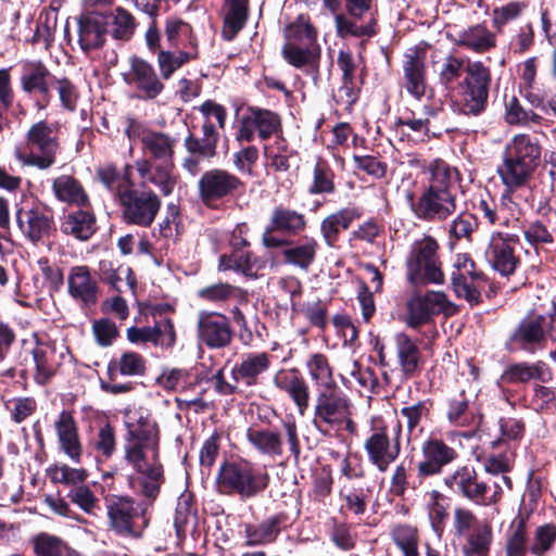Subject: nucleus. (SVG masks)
<instances>
[{
  "label": "nucleus",
  "instance_id": "nucleus-1",
  "mask_svg": "<svg viewBox=\"0 0 556 556\" xmlns=\"http://www.w3.org/2000/svg\"><path fill=\"white\" fill-rule=\"evenodd\" d=\"M124 426L122 463L132 471L140 493L153 500L164 481L160 427L152 414L142 407L125 409Z\"/></svg>",
  "mask_w": 556,
  "mask_h": 556
},
{
  "label": "nucleus",
  "instance_id": "nucleus-10",
  "mask_svg": "<svg viewBox=\"0 0 556 556\" xmlns=\"http://www.w3.org/2000/svg\"><path fill=\"white\" fill-rule=\"evenodd\" d=\"M484 282L483 273L476 268L475 262L468 254L460 253L455 256L451 271V285L458 299H464L470 305L478 304Z\"/></svg>",
  "mask_w": 556,
  "mask_h": 556
},
{
  "label": "nucleus",
  "instance_id": "nucleus-15",
  "mask_svg": "<svg viewBox=\"0 0 556 556\" xmlns=\"http://www.w3.org/2000/svg\"><path fill=\"white\" fill-rule=\"evenodd\" d=\"M280 130V118L274 112L258 108H248L239 121L236 139L251 142L255 134L265 140Z\"/></svg>",
  "mask_w": 556,
  "mask_h": 556
},
{
  "label": "nucleus",
  "instance_id": "nucleus-28",
  "mask_svg": "<svg viewBox=\"0 0 556 556\" xmlns=\"http://www.w3.org/2000/svg\"><path fill=\"white\" fill-rule=\"evenodd\" d=\"M70 295L84 305H92L98 299V283L85 265L74 266L67 276Z\"/></svg>",
  "mask_w": 556,
  "mask_h": 556
},
{
  "label": "nucleus",
  "instance_id": "nucleus-24",
  "mask_svg": "<svg viewBox=\"0 0 556 556\" xmlns=\"http://www.w3.org/2000/svg\"><path fill=\"white\" fill-rule=\"evenodd\" d=\"M270 367V355L266 352L243 354L231 369L233 382L249 388L256 386Z\"/></svg>",
  "mask_w": 556,
  "mask_h": 556
},
{
  "label": "nucleus",
  "instance_id": "nucleus-57",
  "mask_svg": "<svg viewBox=\"0 0 556 556\" xmlns=\"http://www.w3.org/2000/svg\"><path fill=\"white\" fill-rule=\"evenodd\" d=\"M392 538L404 556H419L418 536L415 528L406 525L397 526L392 531Z\"/></svg>",
  "mask_w": 556,
  "mask_h": 556
},
{
  "label": "nucleus",
  "instance_id": "nucleus-52",
  "mask_svg": "<svg viewBox=\"0 0 556 556\" xmlns=\"http://www.w3.org/2000/svg\"><path fill=\"white\" fill-rule=\"evenodd\" d=\"M477 228V222L470 214H459L447 227L450 248L454 249L459 240L470 241L471 235Z\"/></svg>",
  "mask_w": 556,
  "mask_h": 556
},
{
  "label": "nucleus",
  "instance_id": "nucleus-21",
  "mask_svg": "<svg viewBox=\"0 0 556 556\" xmlns=\"http://www.w3.org/2000/svg\"><path fill=\"white\" fill-rule=\"evenodd\" d=\"M273 383L279 391L288 395L301 416L306 413L309 406L311 392L307 382L299 369H279L274 375Z\"/></svg>",
  "mask_w": 556,
  "mask_h": 556
},
{
  "label": "nucleus",
  "instance_id": "nucleus-18",
  "mask_svg": "<svg viewBox=\"0 0 556 556\" xmlns=\"http://www.w3.org/2000/svg\"><path fill=\"white\" fill-rule=\"evenodd\" d=\"M403 88L416 100L427 97L429 86L426 79V48L408 49L403 60Z\"/></svg>",
  "mask_w": 556,
  "mask_h": 556
},
{
  "label": "nucleus",
  "instance_id": "nucleus-63",
  "mask_svg": "<svg viewBox=\"0 0 556 556\" xmlns=\"http://www.w3.org/2000/svg\"><path fill=\"white\" fill-rule=\"evenodd\" d=\"M477 479V472L472 467L463 466L456 469L452 475L445 477L444 484L452 491L465 495L467 490L472 486Z\"/></svg>",
  "mask_w": 556,
  "mask_h": 556
},
{
  "label": "nucleus",
  "instance_id": "nucleus-34",
  "mask_svg": "<svg viewBox=\"0 0 556 556\" xmlns=\"http://www.w3.org/2000/svg\"><path fill=\"white\" fill-rule=\"evenodd\" d=\"M52 190L58 201L68 205L83 206L88 202V195L81 184L73 176L61 175L54 178Z\"/></svg>",
  "mask_w": 556,
  "mask_h": 556
},
{
  "label": "nucleus",
  "instance_id": "nucleus-50",
  "mask_svg": "<svg viewBox=\"0 0 556 556\" xmlns=\"http://www.w3.org/2000/svg\"><path fill=\"white\" fill-rule=\"evenodd\" d=\"M333 15L337 35L341 38L352 37H371L376 34L375 21L371 20L367 24H357L356 18L351 17L348 13L337 12Z\"/></svg>",
  "mask_w": 556,
  "mask_h": 556
},
{
  "label": "nucleus",
  "instance_id": "nucleus-3",
  "mask_svg": "<svg viewBox=\"0 0 556 556\" xmlns=\"http://www.w3.org/2000/svg\"><path fill=\"white\" fill-rule=\"evenodd\" d=\"M542 148L539 140L527 134L514 136L505 146L503 161L497 166V174L506 190L502 197L510 202V193L525 187L538 168Z\"/></svg>",
  "mask_w": 556,
  "mask_h": 556
},
{
  "label": "nucleus",
  "instance_id": "nucleus-4",
  "mask_svg": "<svg viewBox=\"0 0 556 556\" xmlns=\"http://www.w3.org/2000/svg\"><path fill=\"white\" fill-rule=\"evenodd\" d=\"M28 151L15 150V157L24 166L48 169L55 163L60 150L59 124L39 121L34 123L26 132Z\"/></svg>",
  "mask_w": 556,
  "mask_h": 556
},
{
  "label": "nucleus",
  "instance_id": "nucleus-64",
  "mask_svg": "<svg viewBox=\"0 0 556 556\" xmlns=\"http://www.w3.org/2000/svg\"><path fill=\"white\" fill-rule=\"evenodd\" d=\"M527 530L523 520L514 522L506 542L505 556L526 555Z\"/></svg>",
  "mask_w": 556,
  "mask_h": 556
},
{
  "label": "nucleus",
  "instance_id": "nucleus-7",
  "mask_svg": "<svg viewBox=\"0 0 556 556\" xmlns=\"http://www.w3.org/2000/svg\"><path fill=\"white\" fill-rule=\"evenodd\" d=\"M439 243L430 236L415 241L406 258V277L415 287L442 285L444 273L438 255Z\"/></svg>",
  "mask_w": 556,
  "mask_h": 556
},
{
  "label": "nucleus",
  "instance_id": "nucleus-43",
  "mask_svg": "<svg viewBox=\"0 0 556 556\" xmlns=\"http://www.w3.org/2000/svg\"><path fill=\"white\" fill-rule=\"evenodd\" d=\"M463 546L465 556H489L490 547L493 541L491 525L482 522L468 533Z\"/></svg>",
  "mask_w": 556,
  "mask_h": 556
},
{
  "label": "nucleus",
  "instance_id": "nucleus-12",
  "mask_svg": "<svg viewBox=\"0 0 556 556\" xmlns=\"http://www.w3.org/2000/svg\"><path fill=\"white\" fill-rule=\"evenodd\" d=\"M304 214L285 206H277L270 214L269 222L262 235V242L266 248L277 249L287 241L276 236L277 232L296 236L306 228Z\"/></svg>",
  "mask_w": 556,
  "mask_h": 556
},
{
  "label": "nucleus",
  "instance_id": "nucleus-60",
  "mask_svg": "<svg viewBox=\"0 0 556 556\" xmlns=\"http://www.w3.org/2000/svg\"><path fill=\"white\" fill-rule=\"evenodd\" d=\"M33 545L37 556H62L66 548L62 539L45 532L33 538Z\"/></svg>",
  "mask_w": 556,
  "mask_h": 556
},
{
  "label": "nucleus",
  "instance_id": "nucleus-45",
  "mask_svg": "<svg viewBox=\"0 0 556 556\" xmlns=\"http://www.w3.org/2000/svg\"><path fill=\"white\" fill-rule=\"evenodd\" d=\"M247 438L248 441L264 455L277 457L282 454V440L277 432L249 428Z\"/></svg>",
  "mask_w": 556,
  "mask_h": 556
},
{
  "label": "nucleus",
  "instance_id": "nucleus-31",
  "mask_svg": "<svg viewBox=\"0 0 556 556\" xmlns=\"http://www.w3.org/2000/svg\"><path fill=\"white\" fill-rule=\"evenodd\" d=\"M142 150L151 159L173 162L177 139L159 130H146L141 136Z\"/></svg>",
  "mask_w": 556,
  "mask_h": 556
},
{
  "label": "nucleus",
  "instance_id": "nucleus-59",
  "mask_svg": "<svg viewBox=\"0 0 556 556\" xmlns=\"http://www.w3.org/2000/svg\"><path fill=\"white\" fill-rule=\"evenodd\" d=\"M543 366L542 362L536 364H515L504 371L502 378L507 382H528L541 377Z\"/></svg>",
  "mask_w": 556,
  "mask_h": 556
},
{
  "label": "nucleus",
  "instance_id": "nucleus-26",
  "mask_svg": "<svg viewBox=\"0 0 556 556\" xmlns=\"http://www.w3.org/2000/svg\"><path fill=\"white\" fill-rule=\"evenodd\" d=\"M60 450L75 464L81 462L83 445L76 421L68 410H62L54 421Z\"/></svg>",
  "mask_w": 556,
  "mask_h": 556
},
{
  "label": "nucleus",
  "instance_id": "nucleus-55",
  "mask_svg": "<svg viewBox=\"0 0 556 556\" xmlns=\"http://www.w3.org/2000/svg\"><path fill=\"white\" fill-rule=\"evenodd\" d=\"M264 151L269 166L275 170L286 172L289 169L291 151L283 138L278 137L271 144L265 146Z\"/></svg>",
  "mask_w": 556,
  "mask_h": 556
},
{
  "label": "nucleus",
  "instance_id": "nucleus-56",
  "mask_svg": "<svg viewBox=\"0 0 556 556\" xmlns=\"http://www.w3.org/2000/svg\"><path fill=\"white\" fill-rule=\"evenodd\" d=\"M152 345L164 350L172 349L176 343V331L172 319L162 318L150 326Z\"/></svg>",
  "mask_w": 556,
  "mask_h": 556
},
{
  "label": "nucleus",
  "instance_id": "nucleus-58",
  "mask_svg": "<svg viewBox=\"0 0 556 556\" xmlns=\"http://www.w3.org/2000/svg\"><path fill=\"white\" fill-rule=\"evenodd\" d=\"M91 447L104 458L112 457L116 450L115 430L110 424L102 425L90 442Z\"/></svg>",
  "mask_w": 556,
  "mask_h": 556
},
{
  "label": "nucleus",
  "instance_id": "nucleus-25",
  "mask_svg": "<svg viewBox=\"0 0 556 556\" xmlns=\"http://www.w3.org/2000/svg\"><path fill=\"white\" fill-rule=\"evenodd\" d=\"M16 220L22 233L33 243L42 241L52 230V218L40 205L20 208Z\"/></svg>",
  "mask_w": 556,
  "mask_h": 556
},
{
  "label": "nucleus",
  "instance_id": "nucleus-22",
  "mask_svg": "<svg viewBox=\"0 0 556 556\" xmlns=\"http://www.w3.org/2000/svg\"><path fill=\"white\" fill-rule=\"evenodd\" d=\"M135 167L143 186L152 185L165 197L172 194L178 184L173 162L154 164L148 159H140L135 162Z\"/></svg>",
  "mask_w": 556,
  "mask_h": 556
},
{
  "label": "nucleus",
  "instance_id": "nucleus-36",
  "mask_svg": "<svg viewBox=\"0 0 556 556\" xmlns=\"http://www.w3.org/2000/svg\"><path fill=\"white\" fill-rule=\"evenodd\" d=\"M198 298L214 304L229 302L242 304L248 301V293L239 287L219 282L200 289L198 291Z\"/></svg>",
  "mask_w": 556,
  "mask_h": 556
},
{
  "label": "nucleus",
  "instance_id": "nucleus-44",
  "mask_svg": "<svg viewBox=\"0 0 556 556\" xmlns=\"http://www.w3.org/2000/svg\"><path fill=\"white\" fill-rule=\"evenodd\" d=\"M425 506L433 531L440 535L448 517L447 498L441 492L432 490L425 494Z\"/></svg>",
  "mask_w": 556,
  "mask_h": 556
},
{
  "label": "nucleus",
  "instance_id": "nucleus-39",
  "mask_svg": "<svg viewBox=\"0 0 556 556\" xmlns=\"http://www.w3.org/2000/svg\"><path fill=\"white\" fill-rule=\"evenodd\" d=\"M49 77L50 72L41 62H26L23 64L21 85L23 90L26 92L38 91L43 96H48Z\"/></svg>",
  "mask_w": 556,
  "mask_h": 556
},
{
  "label": "nucleus",
  "instance_id": "nucleus-54",
  "mask_svg": "<svg viewBox=\"0 0 556 556\" xmlns=\"http://www.w3.org/2000/svg\"><path fill=\"white\" fill-rule=\"evenodd\" d=\"M400 413L406 424L407 440L409 441L421 431L418 427L421 419L428 415L429 406L427 402L419 401L413 405L404 406Z\"/></svg>",
  "mask_w": 556,
  "mask_h": 556
},
{
  "label": "nucleus",
  "instance_id": "nucleus-14",
  "mask_svg": "<svg viewBox=\"0 0 556 556\" xmlns=\"http://www.w3.org/2000/svg\"><path fill=\"white\" fill-rule=\"evenodd\" d=\"M124 219L141 227L150 226L161 206L160 198L152 191L128 190L121 194Z\"/></svg>",
  "mask_w": 556,
  "mask_h": 556
},
{
  "label": "nucleus",
  "instance_id": "nucleus-27",
  "mask_svg": "<svg viewBox=\"0 0 556 556\" xmlns=\"http://www.w3.org/2000/svg\"><path fill=\"white\" fill-rule=\"evenodd\" d=\"M108 17L102 12H86L78 20V41L85 52L100 48L105 39Z\"/></svg>",
  "mask_w": 556,
  "mask_h": 556
},
{
  "label": "nucleus",
  "instance_id": "nucleus-32",
  "mask_svg": "<svg viewBox=\"0 0 556 556\" xmlns=\"http://www.w3.org/2000/svg\"><path fill=\"white\" fill-rule=\"evenodd\" d=\"M396 358L401 371L406 378L414 377L419 370L421 353L417 343L404 332L394 337Z\"/></svg>",
  "mask_w": 556,
  "mask_h": 556
},
{
  "label": "nucleus",
  "instance_id": "nucleus-6",
  "mask_svg": "<svg viewBox=\"0 0 556 556\" xmlns=\"http://www.w3.org/2000/svg\"><path fill=\"white\" fill-rule=\"evenodd\" d=\"M265 467L248 460L225 463L218 472L219 489L227 494H238L241 498H252L261 494L269 484Z\"/></svg>",
  "mask_w": 556,
  "mask_h": 556
},
{
  "label": "nucleus",
  "instance_id": "nucleus-48",
  "mask_svg": "<svg viewBox=\"0 0 556 556\" xmlns=\"http://www.w3.org/2000/svg\"><path fill=\"white\" fill-rule=\"evenodd\" d=\"M262 267L263 264L250 252H233L230 255H222L219 260L220 269H232L250 277L256 276Z\"/></svg>",
  "mask_w": 556,
  "mask_h": 556
},
{
  "label": "nucleus",
  "instance_id": "nucleus-30",
  "mask_svg": "<svg viewBox=\"0 0 556 556\" xmlns=\"http://www.w3.org/2000/svg\"><path fill=\"white\" fill-rule=\"evenodd\" d=\"M361 214L357 207L348 206L326 216L320 223V233L325 244L333 248L339 240L341 229H349Z\"/></svg>",
  "mask_w": 556,
  "mask_h": 556
},
{
  "label": "nucleus",
  "instance_id": "nucleus-53",
  "mask_svg": "<svg viewBox=\"0 0 556 556\" xmlns=\"http://www.w3.org/2000/svg\"><path fill=\"white\" fill-rule=\"evenodd\" d=\"M112 36L115 39L128 40L135 33L136 20L126 9L118 7L111 14Z\"/></svg>",
  "mask_w": 556,
  "mask_h": 556
},
{
  "label": "nucleus",
  "instance_id": "nucleus-62",
  "mask_svg": "<svg viewBox=\"0 0 556 556\" xmlns=\"http://www.w3.org/2000/svg\"><path fill=\"white\" fill-rule=\"evenodd\" d=\"M556 541V526L546 523L535 529L530 551L536 556H543Z\"/></svg>",
  "mask_w": 556,
  "mask_h": 556
},
{
  "label": "nucleus",
  "instance_id": "nucleus-13",
  "mask_svg": "<svg viewBox=\"0 0 556 556\" xmlns=\"http://www.w3.org/2000/svg\"><path fill=\"white\" fill-rule=\"evenodd\" d=\"M519 239L507 232H492L484 249V258L489 265L503 276L515 273L519 258L515 253Z\"/></svg>",
  "mask_w": 556,
  "mask_h": 556
},
{
  "label": "nucleus",
  "instance_id": "nucleus-38",
  "mask_svg": "<svg viewBox=\"0 0 556 556\" xmlns=\"http://www.w3.org/2000/svg\"><path fill=\"white\" fill-rule=\"evenodd\" d=\"M427 116L422 117H410L401 121L403 134L410 137L416 142H425L431 137L438 136L440 132L432 128V118H434L439 111L433 108H425Z\"/></svg>",
  "mask_w": 556,
  "mask_h": 556
},
{
  "label": "nucleus",
  "instance_id": "nucleus-35",
  "mask_svg": "<svg viewBox=\"0 0 556 556\" xmlns=\"http://www.w3.org/2000/svg\"><path fill=\"white\" fill-rule=\"evenodd\" d=\"M306 369L309 379L316 387V392L339 387L326 355L321 353L309 355L306 361Z\"/></svg>",
  "mask_w": 556,
  "mask_h": 556
},
{
  "label": "nucleus",
  "instance_id": "nucleus-49",
  "mask_svg": "<svg viewBox=\"0 0 556 556\" xmlns=\"http://www.w3.org/2000/svg\"><path fill=\"white\" fill-rule=\"evenodd\" d=\"M33 359L36 367L35 380L39 384L47 383L58 367L55 351L48 345H38L33 350Z\"/></svg>",
  "mask_w": 556,
  "mask_h": 556
},
{
  "label": "nucleus",
  "instance_id": "nucleus-46",
  "mask_svg": "<svg viewBox=\"0 0 556 556\" xmlns=\"http://www.w3.org/2000/svg\"><path fill=\"white\" fill-rule=\"evenodd\" d=\"M199 51L179 50L178 52L169 50H160L157 53V66L163 79H169L173 74L188 62L198 59Z\"/></svg>",
  "mask_w": 556,
  "mask_h": 556
},
{
  "label": "nucleus",
  "instance_id": "nucleus-2",
  "mask_svg": "<svg viewBox=\"0 0 556 556\" xmlns=\"http://www.w3.org/2000/svg\"><path fill=\"white\" fill-rule=\"evenodd\" d=\"M428 187L413 205L415 215L427 222L445 220L456 211L458 172L441 160L429 165Z\"/></svg>",
  "mask_w": 556,
  "mask_h": 556
},
{
  "label": "nucleus",
  "instance_id": "nucleus-20",
  "mask_svg": "<svg viewBox=\"0 0 556 556\" xmlns=\"http://www.w3.org/2000/svg\"><path fill=\"white\" fill-rule=\"evenodd\" d=\"M422 458L417 464V473L420 478L435 476L457 457V452L441 439L430 438L422 443Z\"/></svg>",
  "mask_w": 556,
  "mask_h": 556
},
{
  "label": "nucleus",
  "instance_id": "nucleus-61",
  "mask_svg": "<svg viewBox=\"0 0 556 556\" xmlns=\"http://www.w3.org/2000/svg\"><path fill=\"white\" fill-rule=\"evenodd\" d=\"M407 317L406 324L412 328H417L421 325L427 324L432 313L430 312L428 304L424 296L415 295L407 301Z\"/></svg>",
  "mask_w": 556,
  "mask_h": 556
},
{
  "label": "nucleus",
  "instance_id": "nucleus-8",
  "mask_svg": "<svg viewBox=\"0 0 556 556\" xmlns=\"http://www.w3.org/2000/svg\"><path fill=\"white\" fill-rule=\"evenodd\" d=\"M491 72L480 61L467 60L465 76L458 84L457 110L465 115H478L486 106Z\"/></svg>",
  "mask_w": 556,
  "mask_h": 556
},
{
  "label": "nucleus",
  "instance_id": "nucleus-5",
  "mask_svg": "<svg viewBox=\"0 0 556 556\" xmlns=\"http://www.w3.org/2000/svg\"><path fill=\"white\" fill-rule=\"evenodd\" d=\"M402 422L396 416L378 418L364 443L369 462L380 471L388 470L401 452Z\"/></svg>",
  "mask_w": 556,
  "mask_h": 556
},
{
  "label": "nucleus",
  "instance_id": "nucleus-33",
  "mask_svg": "<svg viewBox=\"0 0 556 556\" xmlns=\"http://www.w3.org/2000/svg\"><path fill=\"white\" fill-rule=\"evenodd\" d=\"M164 33L170 47L180 50H198V38L192 26L178 16H168L164 23Z\"/></svg>",
  "mask_w": 556,
  "mask_h": 556
},
{
  "label": "nucleus",
  "instance_id": "nucleus-11",
  "mask_svg": "<svg viewBox=\"0 0 556 556\" xmlns=\"http://www.w3.org/2000/svg\"><path fill=\"white\" fill-rule=\"evenodd\" d=\"M106 515L110 528L118 535L139 538L147 526L134 500L126 496H113L106 500Z\"/></svg>",
  "mask_w": 556,
  "mask_h": 556
},
{
  "label": "nucleus",
  "instance_id": "nucleus-29",
  "mask_svg": "<svg viewBox=\"0 0 556 556\" xmlns=\"http://www.w3.org/2000/svg\"><path fill=\"white\" fill-rule=\"evenodd\" d=\"M282 257L286 264L307 271L316 260L319 243L314 237L304 236L296 241H287Z\"/></svg>",
  "mask_w": 556,
  "mask_h": 556
},
{
  "label": "nucleus",
  "instance_id": "nucleus-9",
  "mask_svg": "<svg viewBox=\"0 0 556 556\" xmlns=\"http://www.w3.org/2000/svg\"><path fill=\"white\" fill-rule=\"evenodd\" d=\"M351 403L340 387L316 392L313 424L319 431L344 428L355 430Z\"/></svg>",
  "mask_w": 556,
  "mask_h": 556
},
{
  "label": "nucleus",
  "instance_id": "nucleus-40",
  "mask_svg": "<svg viewBox=\"0 0 556 556\" xmlns=\"http://www.w3.org/2000/svg\"><path fill=\"white\" fill-rule=\"evenodd\" d=\"M223 37L232 40L244 26L248 18V0H225Z\"/></svg>",
  "mask_w": 556,
  "mask_h": 556
},
{
  "label": "nucleus",
  "instance_id": "nucleus-42",
  "mask_svg": "<svg viewBox=\"0 0 556 556\" xmlns=\"http://www.w3.org/2000/svg\"><path fill=\"white\" fill-rule=\"evenodd\" d=\"M146 371V359L143 356L134 351H125L118 359L112 361L108 365V374L111 380L116 375L122 376H141Z\"/></svg>",
  "mask_w": 556,
  "mask_h": 556
},
{
  "label": "nucleus",
  "instance_id": "nucleus-17",
  "mask_svg": "<svg viewBox=\"0 0 556 556\" xmlns=\"http://www.w3.org/2000/svg\"><path fill=\"white\" fill-rule=\"evenodd\" d=\"M546 315H534L523 318L515 328L507 341L509 351L523 350L534 352L545 348L547 341Z\"/></svg>",
  "mask_w": 556,
  "mask_h": 556
},
{
  "label": "nucleus",
  "instance_id": "nucleus-51",
  "mask_svg": "<svg viewBox=\"0 0 556 556\" xmlns=\"http://www.w3.org/2000/svg\"><path fill=\"white\" fill-rule=\"evenodd\" d=\"M502 496V486L498 481H480L478 478L473 481L465 493L464 497L478 505H492L500 501Z\"/></svg>",
  "mask_w": 556,
  "mask_h": 556
},
{
  "label": "nucleus",
  "instance_id": "nucleus-37",
  "mask_svg": "<svg viewBox=\"0 0 556 556\" xmlns=\"http://www.w3.org/2000/svg\"><path fill=\"white\" fill-rule=\"evenodd\" d=\"M456 43L477 53H483L495 46V35L484 25H473L458 33Z\"/></svg>",
  "mask_w": 556,
  "mask_h": 556
},
{
  "label": "nucleus",
  "instance_id": "nucleus-47",
  "mask_svg": "<svg viewBox=\"0 0 556 556\" xmlns=\"http://www.w3.org/2000/svg\"><path fill=\"white\" fill-rule=\"evenodd\" d=\"M99 271L101 279L118 292H123L127 288L131 289L134 286L132 270L129 266L115 267L110 261H101Z\"/></svg>",
  "mask_w": 556,
  "mask_h": 556
},
{
  "label": "nucleus",
  "instance_id": "nucleus-23",
  "mask_svg": "<svg viewBox=\"0 0 556 556\" xmlns=\"http://www.w3.org/2000/svg\"><path fill=\"white\" fill-rule=\"evenodd\" d=\"M241 181L223 169L205 172L199 180V192L204 203L220 200L239 189Z\"/></svg>",
  "mask_w": 556,
  "mask_h": 556
},
{
  "label": "nucleus",
  "instance_id": "nucleus-19",
  "mask_svg": "<svg viewBox=\"0 0 556 556\" xmlns=\"http://www.w3.org/2000/svg\"><path fill=\"white\" fill-rule=\"evenodd\" d=\"M125 83L139 92V97L144 100H152L159 97L164 85L159 78L154 67L143 59L132 58L130 67L124 74Z\"/></svg>",
  "mask_w": 556,
  "mask_h": 556
},
{
  "label": "nucleus",
  "instance_id": "nucleus-41",
  "mask_svg": "<svg viewBox=\"0 0 556 556\" xmlns=\"http://www.w3.org/2000/svg\"><path fill=\"white\" fill-rule=\"evenodd\" d=\"M94 216L85 211H77L66 215L61 224L65 235H72L79 240L89 239L96 230Z\"/></svg>",
  "mask_w": 556,
  "mask_h": 556
},
{
  "label": "nucleus",
  "instance_id": "nucleus-16",
  "mask_svg": "<svg viewBox=\"0 0 556 556\" xmlns=\"http://www.w3.org/2000/svg\"><path fill=\"white\" fill-rule=\"evenodd\" d=\"M197 338L210 349H224L232 339L229 318L217 312L200 311L197 317Z\"/></svg>",
  "mask_w": 556,
  "mask_h": 556
}]
</instances>
